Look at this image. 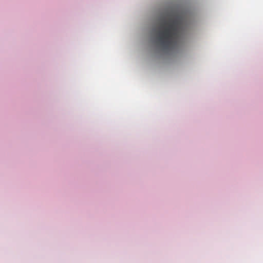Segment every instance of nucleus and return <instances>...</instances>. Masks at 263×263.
Segmentation results:
<instances>
[{"label":"nucleus","mask_w":263,"mask_h":263,"mask_svg":"<svg viewBox=\"0 0 263 263\" xmlns=\"http://www.w3.org/2000/svg\"><path fill=\"white\" fill-rule=\"evenodd\" d=\"M183 23V19L180 15L169 14L168 20L160 17L157 40L163 50L168 51L176 46Z\"/></svg>","instance_id":"1"}]
</instances>
